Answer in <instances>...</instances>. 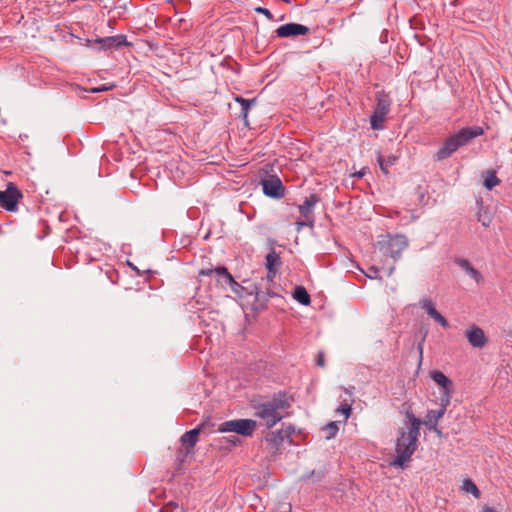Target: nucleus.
<instances>
[{"label": "nucleus", "mask_w": 512, "mask_h": 512, "mask_svg": "<svg viewBox=\"0 0 512 512\" xmlns=\"http://www.w3.org/2000/svg\"><path fill=\"white\" fill-rule=\"evenodd\" d=\"M405 416L410 426H407V431L403 428L399 429V436L395 443L396 457L391 462L392 466L400 468L406 467L416 451L422 425V421L413 414L410 408L405 411Z\"/></svg>", "instance_id": "1"}, {"label": "nucleus", "mask_w": 512, "mask_h": 512, "mask_svg": "<svg viewBox=\"0 0 512 512\" xmlns=\"http://www.w3.org/2000/svg\"><path fill=\"white\" fill-rule=\"evenodd\" d=\"M483 128L476 126L473 128H462L456 134L449 136L434 155V159L441 161L449 158L459 148L468 144L472 139L483 134Z\"/></svg>", "instance_id": "2"}, {"label": "nucleus", "mask_w": 512, "mask_h": 512, "mask_svg": "<svg viewBox=\"0 0 512 512\" xmlns=\"http://www.w3.org/2000/svg\"><path fill=\"white\" fill-rule=\"evenodd\" d=\"M289 406L290 404L286 399L285 394L279 393L271 400L256 405L255 416L263 419L266 427L270 429L283 419V415L280 411L288 408Z\"/></svg>", "instance_id": "3"}, {"label": "nucleus", "mask_w": 512, "mask_h": 512, "mask_svg": "<svg viewBox=\"0 0 512 512\" xmlns=\"http://www.w3.org/2000/svg\"><path fill=\"white\" fill-rule=\"evenodd\" d=\"M408 244V238L403 234L381 235L377 242L380 252L386 257H391L394 261L401 258V254L408 247Z\"/></svg>", "instance_id": "4"}, {"label": "nucleus", "mask_w": 512, "mask_h": 512, "mask_svg": "<svg viewBox=\"0 0 512 512\" xmlns=\"http://www.w3.org/2000/svg\"><path fill=\"white\" fill-rule=\"evenodd\" d=\"M256 427L257 422L253 419H233L221 423L218 431L221 433L234 432L244 437H250Z\"/></svg>", "instance_id": "5"}, {"label": "nucleus", "mask_w": 512, "mask_h": 512, "mask_svg": "<svg viewBox=\"0 0 512 512\" xmlns=\"http://www.w3.org/2000/svg\"><path fill=\"white\" fill-rule=\"evenodd\" d=\"M21 198H23L22 191L10 182L4 191H0V206L8 212H16Z\"/></svg>", "instance_id": "6"}, {"label": "nucleus", "mask_w": 512, "mask_h": 512, "mask_svg": "<svg viewBox=\"0 0 512 512\" xmlns=\"http://www.w3.org/2000/svg\"><path fill=\"white\" fill-rule=\"evenodd\" d=\"M376 106L370 116V125L374 130L384 129V120L390 109V101L382 96H377Z\"/></svg>", "instance_id": "7"}, {"label": "nucleus", "mask_w": 512, "mask_h": 512, "mask_svg": "<svg viewBox=\"0 0 512 512\" xmlns=\"http://www.w3.org/2000/svg\"><path fill=\"white\" fill-rule=\"evenodd\" d=\"M263 193L273 199H281L285 195V187L279 177L273 175L261 180Z\"/></svg>", "instance_id": "8"}, {"label": "nucleus", "mask_w": 512, "mask_h": 512, "mask_svg": "<svg viewBox=\"0 0 512 512\" xmlns=\"http://www.w3.org/2000/svg\"><path fill=\"white\" fill-rule=\"evenodd\" d=\"M308 32L309 28L299 23H286L275 30V34L279 38L297 37L306 35Z\"/></svg>", "instance_id": "9"}, {"label": "nucleus", "mask_w": 512, "mask_h": 512, "mask_svg": "<svg viewBox=\"0 0 512 512\" xmlns=\"http://www.w3.org/2000/svg\"><path fill=\"white\" fill-rule=\"evenodd\" d=\"M320 197L315 194L311 193L309 196L305 198L302 204L298 206V211L301 214V216L309 221L310 227L314 225V207L317 203L320 202Z\"/></svg>", "instance_id": "10"}, {"label": "nucleus", "mask_w": 512, "mask_h": 512, "mask_svg": "<svg viewBox=\"0 0 512 512\" xmlns=\"http://www.w3.org/2000/svg\"><path fill=\"white\" fill-rule=\"evenodd\" d=\"M419 306L439 325L443 328H448L449 323L447 319L439 313L436 308L434 302L429 298H423L419 301Z\"/></svg>", "instance_id": "11"}, {"label": "nucleus", "mask_w": 512, "mask_h": 512, "mask_svg": "<svg viewBox=\"0 0 512 512\" xmlns=\"http://www.w3.org/2000/svg\"><path fill=\"white\" fill-rule=\"evenodd\" d=\"M96 43H99L102 45L103 49H112V48H121L125 46H130L131 43L127 41V38L125 35H115V36H108L104 38H98L96 40Z\"/></svg>", "instance_id": "12"}, {"label": "nucleus", "mask_w": 512, "mask_h": 512, "mask_svg": "<svg viewBox=\"0 0 512 512\" xmlns=\"http://www.w3.org/2000/svg\"><path fill=\"white\" fill-rule=\"evenodd\" d=\"M466 337L469 343L475 348H482L487 343L484 331L476 325H473L467 330Z\"/></svg>", "instance_id": "13"}, {"label": "nucleus", "mask_w": 512, "mask_h": 512, "mask_svg": "<svg viewBox=\"0 0 512 512\" xmlns=\"http://www.w3.org/2000/svg\"><path fill=\"white\" fill-rule=\"evenodd\" d=\"M455 264L458 265L462 270L466 272V274L473 279L476 283H480L483 280L482 274L474 268L469 260L464 258H456Z\"/></svg>", "instance_id": "14"}, {"label": "nucleus", "mask_w": 512, "mask_h": 512, "mask_svg": "<svg viewBox=\"0 0 512 512\" xmlns=\"http://www.w3.org/2000/svg\"><path fill=\"white\" fill-rule=\"evenodd\" d=\"M445 411L443 408H438L435 410H428L425 420L422 421L428 430H436V426H438V421L444 416Z\"/></svg>", "instance_id": "15"}, {"label": "nucleus", "mask_w": 512, "mask_h": 512, "mask_svg": "<svg viewBox=\"0 0 512 512\" xmlns=\"http://www.w3.org/2000/svg\"><path fill=\"white\" fill-rule=\"evenodd\" d=\"M477 212H476V218L477 220L484 226L489 227L492 223L493 216L489 209L483 205L482 200H477Z\"/></svg>", "instance_id": "16"}, {"label": "nucleus", "mask_w": 512, "mask_h": 512, "mask_svg": "<svg viewBox=\"0 0 512 512\" xmlns=\"http://www.w3.org/2000/svg\"><path fill=\"white\" fill-rule=\"evenodd\" d=\"M265 267L267 270L278 271L282 262L279 254L272 248L265 257Z\"/></svg>", "instance_id": "17"}, {"label": "nucleus", "mask_w": 512, "mask_h": 512, "mask_svg": "<svg viewBox=\"0 0 512 512\" xmlns=\"http://www.w3.org/2000/svg\"><path fill=\"white\" fill-rule=\"evenodd\" d=\"M432 380L437 383L441 390H447L453 388V382L441 371L434 370L431 372Z\"/></svg>", "instance_id": "18"}, {"label": "nucleus", "mask_w": 512, "mask_h": 512, "mask_svg": "<svg viewBox=\"0 0 512 512\" xmlns=\"http://www.w3.org/2000/svg\"><path fill=\"white\" fill-rule=\"evenodd\" d=\"M397 159V156L392 154L388 156H383L380 153L377 154V162L380 166L381 171L385 175L389 174V167L393 166L396 163Z\"/></svg>", "instance_id": "19"}, {"label": "nucleus", "mask_w": 512, "mask_h": 512, "mask_svg": "<svg viewBox=\"0 0 512 512\" xmlns=\"http://www.w3.org/2000/svg\"><path fill=\"white\" fill-rule=\"evenodd\" d=\"M200 431H201V428L196 427L194 429H191V430L185 432L180 438L181 443L183 445H188L189 447H194L198 441V436L200 434Z\"/></svg>", "instance_id": "20"}, {"label": "nucleus", "mask_w": 512, "mask_h": 512, "mask_svg": "<svg viewBox=\"0 0 512 512\" xmlns=\"http://www.w3.org/2000/svg\"><path fill=\"white\" fill-rule=\"evenodd\" d=\"M292 297L301 305H309L311 298L303 286H296L292 292Z\"/></svg>", "instance_id": "21"}, {"label": "nucleus", "mask_w": 512, "mask_h": 512, "mask_svg": "<svg viewBox=\"0 0 512 512\" xmlns=\"http://www.w3.org/2000/svg\"><path fill=\"white\" fill-rule=\"evenodd\" d=\"M235 101L237 103H239L241 105V112H240V116L245 120V122L247 123V116H248V112L251 108L252 105H254L256 103V98H253V99H245L241 96H236L235 97Z\"/></svg>", "instance_id": "22"}, {"label": "nucleus", "mask_w": 512, "mask_h": 512, "mask_svg": "<svg viewBox=\"0 0 512 512\" xmlns=\"http://www.w3.org/2000/svg\"><path fill=\"white\" fill-rule=\"evenodd\" d=\"M268 300L269 299L266 296L264 290L255 287V302L253 304V307H258L259 309H262L266 307Z\"/></svg>", "instance_id": "23"}, {"label": "nucleus", "mask_w": 512, "mask_h": 512, "mask_svg": "<svg viewBox=\"0 0 512 512\" xmlns=\"http://www.w3.org/2000/svg\"><path fill=\"white\" fill-rule=\"evenodd\" d=\"M500 183V179L496 176L494 171L488 172L487 176L484 179V187L487 190H492L495 186Z\"/></svg>", "instance_id": "24"}, {"label": "nucleus", "mask_w": 512, "mask_h": 512, "mask_svg": "<svg viewBox=\"0 0 512 512\" xmlns=\"http://www.w3.org/2000/svg\"><path fill=\"white\" fill-rule=\"evenodd\" d=\"M462 489L467 493H471L475 498L480 497V490L471 479L464 480Z\"/></svg>", "instance_id": "25"}, {"label": "nucleus", "mask_w": 512, "mask_h": 512, "mask_svg": "<svg viewBox=\"0 0 512 512\" xmlns=\"http://www.w3.org/2000/svg\"><path fill=\"white\" fill-rule=\"evenodd\" d=\"M451 397H452V389L441 390L440 396H439V401H440L439 408H443L444 411L446 412L447 407L450 405Z\"/></svg>", "instance_id": "26"}, {"label": "nucleus", "mask_w": 512, "mask_h": 512, "mask_svg": "<svg viewBox=\"0 0 512 512\" xmlns=\"http://www.w3.org/2000/svg\"><path fill=\"white\" fill-rule=\"evenodd\" d=\"M214 274L218 275L221 279H223V283L225 284L229 279H231V273L224 266H218L213 268Z\"/></svg>", "instance_id": "27"}, {"label": "nucleus", "mask_w": 512, "mask_h": 512, "mask_svg": "<svg viewBox=\"0 0 512 512\" xmlns=\"http://www.w3.org/2000/svg\"><path fill=\"white\" fill-rule=\"evenodd\" d=\"M324 431L326 432V439L329 440L336 436L338 432V426L336 422H329L325 425Z\"/></svg>", "instance_id": "28"}, {"label": "nucleus", "mask_w": 512, "mask_h": 512, "mask_svg": "<svg viewBox=\"0 0 512 512\" xmlns=\"http://www.w3.org/2000/svg\"><path fill=\"white\" fill-rule=\"evenodd\" d=\"M285 438L286 437L284 435V431L281 429V430H277L276 432H274L272 434V436L270 438H268L267 440L270 441L273 445L278 446L281 443H283Z\"/></svg>", "instance_id": "29"}, {"label": "nucleus", "mask_w": 512, "mask_h": 512, "mask_svg": "<svg viewBox=\"0 0 512 512\" xmlns=\"http://www.w3.org/2000/svg\"><path fill=\"white\" fill-rule=\"evenodd\" d=\"M225 284L228 285L234 293L238 295L241 294L243 287L237 281H235L233 276H231V279H229Z\"/></svg>", "instance_id": "30"}, {"label": "nucleus", "mask_w": 512, "mask_h": 512, "mask_svg": "<svg viewBox=\"0 0 512 512\" xmlns=\"http://www.w3.org/2000/svg\"><path fill=\"white\" fill-rule=\"evenodd\" d=\"M254 11H255L256 13H259V14L264 15V16H265L268 20H270V21H273V20H274L273 14H272V13H271V11H270L269 9H267V8H264V7H260V6H259V7H256V8L254 9Z\"/></svg>", "instance_id": "31"}, {"label": "nucleus", "mask_w": 512, "mask_h": 512, "mask_svg": "<svg viewBox=\"0 0 512 512\" xmlns=\"http://www.w3.org/2000/svg\"><path fill=\"white\" fill-rule=\"evenodd\" d=\"M366 276L370 279H381L379 277V268L375 267V266H371L369 269H368V272L366 273Z\"/></svg>", "instance_id": "32"}, {"label": "nucleus", "mask_w": 512, "mask_h": 512, "mask_svg": "<svg viewBox=\"0 0 512 512\" xmlns=\"http://www.w3.org/2000/svg\"><path fill=\"white\" fill-rule=\"evenodd\" d=\"M338 411L344 414L345 418H348L351 413V405L344 404L338 408Z\"/></svg>", "instance_id": "33"}, {"label": "nucleus", "mask_w": 512, "mask_h": 512, "mask_svg": "<svg viewBox=\"0 0 512 512\" xmlns=\"http://www.w3.org/2000/svg\"><path fill=\"white\" fill-rule=\"evenodd\" d=\"M323 474L321 472L311 471L309 474L303 476L305 480H309L313 477H317V481H319L322 478Z\"/></svg>", "instance_id": "34"}, {"label": "nucleus", "mask_w": 512, "mask_h": 512, "mask_svg": "<svg viewBox=\"0 0 512 512\" xmlns=\"http://www.w3.org/2000/svg\"><path fill=\"white\" fill-rule=\"evenodd\" d=\"M277 272L278 271L267 270V276H266L267 282H269V283L273 282L276 277Z\"/></svg>", "instance_id": "35"}, {"label": "nucleus", "mask_w": 512, "mask_h": 512, "mask_svg": "<svg viewBox=\"0 0 512 512\" xmlns=\"http://www.w3.org/2000/svg\"><path fill=\"white\" fill-rule=\"evenodd\" d=\"M365 173H366V168H362L361 170L353 173L352 177L360 179V178H362L365 175Z\"/></svg>", "instance_id": "36"}, {"label": "nucleus", "mask_w": 512, "mask_h": 512, "mask_svg": "<svg viewBox=\"0 0 512 512\" xmlns=\"http://www.w3.org/2000/svg\"><path fill=\"white\" fill-rule=\"evenodd\" d=\"M316 364L320 367H323L324 366V355L322 352H319L318 353V357H317V360H316Z\"/></svg>", "instance_id": "37"}, {"label": "nucleus", "mask_w": 512, "mask_h": 512, "mask_svg": "<svg viewBox=\"0 0 512 512\" xmlns=\"http://www.w3.org/2000/svg\"><path fill=\"white\" fill-rule=\"evenodd\" d=\"M264 292H265L266 296L268 297V299H270V298H274V297H278V296H279L276 292H274L273 290H271V289H269V288H267L266 290H264Z\"/></svg>", "instance_id": "38"}, {"label": "nucleus", "mask_w": 512, "mask_h": 512, "mask_svg": "<svg viewBox=\"0 0 512 512\" xmlns=\"http://www.w3.org/2000/svg\"><path fill=\"white\" fill-rule=\"evenodd\" d=\"M284 431V435L286 438H289L293 433H294V427L293 426H288Z\"/></svg>", "instance_id": "39"}, {"label": "nucleus", "mask_w": 512, "mask_h": 512, "mask_svg": "<svg viewBox=\"0 0 512 512\" xmlns=\"http://www.w3.org/2000/svg\"><path fill=\"white\" fill-rule=\"evenodd\" d=\"M296 225H297L298 230H300L304 226L310 227L309 221H307L306 219L304 221H297Z\"/></svg>", "instance_id": "40"}, {"label": "nucleus", "mask_w": 512, "mask_h": 512, "mask_svg": "<svg viewBox=\"0 0 512 512\" xmlns=\"http://www.w3.org/2000/svg\"><path fill=\"white\" fill-rule=\"evenodd\" d=\"M199 274L202 276H211L214 274V272H213V269H204V270H201Z\"/></svg>", "instance_id": "41"}, {"label": "nucleus", "mask_w": 512, "mask_h": 512, "mask_svg": "<svg viewBox=\"0 0 512 512\" xmlns=\"http://www.w3.org/2000/svg\"><path fill=\"white\" fill-rule=\"evenodd\" d=\"M481 512H497V510L494 507L485 505L482 507Z\"/></svg>", "instance_id": "42"}, {"label": "nucleus", "mask_w": 512, "mask_h": 512, "mask_svg": "<svg viewBox=\"0 0 512 512\" xmlns=\"http://www.w3.org/2000/svg\"><path fill=\"white\" fill-rule=\"evenodd\" d=\"M108 89H109V87H107V86H102V87H98V88H94V89H92V92H102V91H106V90H108Z\"/></svg>", "instance_id": "43"}, {"label": "nucleus", "mask_w": 512, "mask_h": 512, "mask_svg": "<svg viewBox=\"0 0 512 512\" xmlns=\"http://www.w3.org/2000/svg\"><path fill=\"white\" fill-rule=\"evenodd\" d=\"M395 270V267L394 266H391L389 269H388V272H387V276H391L393 274Z\"/></svg>", "instance_id": "44"}, {"label": "nucleus", "mask_w": 512, "mask_h": 512, "mask_svg": "<svg viewBox=\"0 0 512 512\" xmlns=\"http://www.w3.org/2000/svg\"><path fill=\"white\" fill-rule=\"evenodd\" d=\"M418 349H419L420 359H421V358H422V353H423V344H422V343H420V344L418 345Z\"/></svg>", "instance_id": "45"}, {"label": "nucleus", "mask_w": 512, "mask_h": 512, "mask_svg": "<svg viewBox=\"0 0 512 512\" xmlns=\"http://www.w3.org/2000/svg\"><path fill=\"white\" fill-rule=\"evenodd\" d=\"M439 437H442V431L436 426V430H433Z\"/></svg>", "instance_id": "46"}]
</instances>
